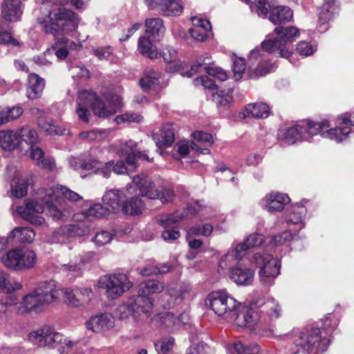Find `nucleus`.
<instances>
[{"mask_svg":"<svg viewBox=\"0 0 354 354\" xmlns=\"http://www.w3.org/2000/svg\"><path fill=\"white\" fill-rule=\"evenodd\" d=\"M108 212L106 207H104L100 203L94 204L91 206L86 212L82 214L76 215V220H80L82 218L84 221H87L88 223L91 225L92 218H100L104 216Z\"/></svg>","mask_w":354,"mask_h":354,"instance_id":"obj_41","label":"nucleus"},{"mask_svg":"<svg viewBox=\"0 0 354 354\" xmlns=\"http://www.w3.org/2000/svg\"><path fill=\"white\" fill-rule=\"evenodd\" d=\"M61 270L68 276L77 277L82 274V268L80 263L70 261L68 263L62 265Z\"/></svg>","mask_w":354,"mask_h":354,"instance_id":"obj_61","label":"nucleus"},{"mask_svg":"<svg viewBox=\"0 0 354 354\" xmlns=\"http://www.w3.org/2000/svg\"><path fill=\"white\" fill-rule=\"evenodd\" d=\"M254 271L245 267L236 266L230 270V279L239 286H249L254 279Z\"/></svg>","mask_w":354,"mask_h":354,"instance_id":"obj_29","label":"nucleus"},{"mask_svg":"<svg viewBox=\"0 0 354 354\" xmlns=\"http://www.w3.org/2000/svg\"><path fill=\"white\" fill-rule=\"evenodd\" d=\"M192 21L193 26L189 28L191 36L197 41H205L212 30L210 22L196 17H192Z\"/></svg>","mask_w":354,"mask_h":354,"instance_id":"obj_26","label":"nucleus"},{"mask_svg":"<svg viewBox=\"0 0 354 354\" xmlns=\"http://www.w3.org/2000/svg\"><path fill=\"white\" fill-rule=\"evenodd\" d=\"M176 151L182 156L185 157L189 152V149H192L194 151H198V145L193 141H182L178 142L176 147Z\"/></svg>","mask_w":354,"mask_h":354,"instance_id":"obj_63","label":"nucleus"},{"mask_svg":"<svg viewBox=\"0 0 354 354\" xmlns=\"http://www.w3.org/2000/svg\"><path fill=\"white\" fill-rule=\"evenodd\" d=\"M28 84L26 88L28 98L34 100L39 98L44 89L45 80L37 74L32 73L28 75Z\"/></svg>","mask_w":354,"mask_h":354,"instance_id":"obj_30","label":"nucleus"},{"mask_svg":"<svg viewBox=\"0 0 354 354\" xmlns=\"http://www.w3.org/2000/svg\"><path fill=\"white\" fill-rule=\"evenodd\" d=\"M98 287L105 290L109 299H115L132 288L133 283L123 273L106 274L100 278Z\"/></svg>","mask_w":354,"mask_h":354,"instance_id":"obj_10","label":"nucleus"},{"mask_svg":"<svg viewBox=\"0 0 354 354\" xmlns=\"http://www.w3.org/2000/svg\"><path fill=\"white\" fill-rule=\"evenodd\" d=\"M160 73L153 69H149L145 71V75L140 80V85L144 90H148L158 86Z\"/></svg>","mask_w":354,"mask_h":354,"instance_id":"obj_47","label":"nucleus"},{"mask_svg":"<svg viewBox=\"0 0 354 354\" xmlns=\"http://www.w3.org/2000/svg\"><path fill=\"white\" fill-rule=\"evenodd\" d=\"M205 304L216 315L228 320L234 316L241 303L225 290L211 292L205 300Z\"/></svg>","mask_w":354,"mask_h":354,"instance_id":"obj_6","label":"nucleus"},{"mask_svg":"<svg viewBox=\"0 0 354 354\" xmlns=\"http://www.w3.org/2000/svg\"><path fill=\"white\" fill-rule=\"evenodd\" d=\"M103 151L98 148L91 149L88 152V156L86 158L71 157L68 159V165L73 169H83L90 170L94 169L100 164V159L102 158Z\"/></svg>","mask_w":354,"mask_h":354,"instance_id":"obj_17","label":"nucleus"},{"mask_svg":"<svg viewBox=\"0 0 354 354\" xmlns=\"http://www.w3.org/2000/svg\"><path fill=\"white\" fill-rule=\"evenodd\" d=\"M292 238L293 236L290 231H284L272 236L270 245L272 247H278L289 242Z\"/></svg>","mask_w":354,"mask_h":354,"instance_id":"obj_62","label":"nucleus"},{"mask_svg":"<svg viewBox=\"0 0 354 354\" xmlns=\"http://www.w3.org/2000/svg\"><path fill=\"white\" fill-rule=\"evenodd\" d=\"M150 312V303L142 297L133 296L120 304L116 310V314L120 320L132 318L137 320L142 314Z\"/></svg>","mask_w":354,"mask_h":354,"instance_id":"obj_11","label":"nucleus"},{"mask_svg":"<svg viewBox=\"0 0 354 354\" xmlns=\"http://www.w3.org/2000/svg\"><path fill=\"white\" fill-rule=\"evenodd\" d=\"M164 289L163 284L156 280H148L142 282L139 286L138 295L136 297H142L146 299L150 303V310L153 306V301L151 298L149 297L153 294H158L161 292Z\"/></svg>","mask_w":354,"mask_h":354,"instance_id":"obj_28","label":"nucleus"},{"mask_svg":"<svg viewBox=\"0 0 354 354\" xmlns=\"http://www.w3.org/2000/svg\"><path fill=\"white\" fill-rule=\"evenodd\" d=\"M273 0H258L256 8L259 17H265L268 13L272 14V8H275Z\"/></svg>","mask_w":354,"mask_h":354,"instance_id":"obj_59","label":"nucleus"},{"mask_svg":"<svg viewBox=\"0 0 354 354\" xmlns=\"http://www.w3.org/2000/svg\"><path fill=\"white\" fill-rule=\"evenodd\" d=\"M9 24L3 20L0 21V44L19 46V42L11 36Z\"/></svg>","mask_w":354,"mask_h":354,"instance_id":"obj_49","label":"nucleus"},{"mask_svg":"<svg viewBox=\"0 0 354 354\" xmlns=\"http://www.w3.org/2000/svg\"><path fill=\"white\" fill-rule=\"evenodd\" d=\"M184 216L183 213L177 212L171 214L159 215L157 217L158 223L165 228L162 233V237L165 241L172 242L179 238L180 232L174 228Z\"/></svg>","mask_w":354,"mask_h":354,"instance_id":"obj_14","label":"nucleus"},{"mask_svg":"<svg viewBox=\"0 0 354 354\" xmlns=\"http://www.w3.org/2000/svg\"><path fill=\"white\" fill-rule=\"evenodd\" d=\"M274 32L279 36L273 39L265 40L261 43V49L269 53H278L280 57L288 58L291 51L288 46L299 36V30L295 26H277Z\"/></svg>","mask_w":354,"mask_h":354,"instance_id":"obj_4","label":"nucleus"},{"mask_svg":"<svg viewBox=\"0 0 354 354\" xmlns=\"http://www.w3.org/2000/svg\"><path fill=\"white\" fill-rule=\"evenodd\" d=\"M1 261L8 268L25 271L35 266L37 257L34 250L23 247L10 250L1 257Z\"/></svg>","mask_w":354,"mask_h":354,"instance_id":"obj_7","label":"nucleus"},{"mask_svg":"<svg viewBox=\"0 0 354 354\" xmlns=\"http://www.w3.org/2000/svg\"><path fill=\"white\" fill-rule=\"evenodd\" d=\"M138 48L139 52L151 59L158 57L159 53L156 47L152 44L147 37H140L138 40Z\"/></svg>","mask_w":354,"mask_h":354,"instance_id":"obj_42","label":"nucleus"},{"mask_svg":"<svg viewBox=\"0 0 354 354\" xmlns=\"http://www.w3.org/2000/svg\"><path fill=\"white\" fill-rule=\"evenodd\" d=\"M232 348L236 354H257L260 351L257 344H244L240 341L234 342Z\"/></svg>","mask_w":354,"mask_h":354,"instance_id":"obj_51","label":"nucleus"},{"mask_svg":"<svg viewBox=\"0 0 354 354\" xmlns=\"http://www.w3.org/2000/svg\"><path fill=\"white\" fill-rule=\"evenodd\" d=\"M136 187L138 194L149 199H160L162 203H167L173 199L174 190L171 188L158 187L147 178L145 175H137L134 176L132 183L127 186V189L130 194H133L131 189Z\"/></svg>","mask_w":354,"mask_h":354,"instance_id":"obj_5","label":"nucleus"},{"mask_svg":"<svg viewBox=\"0 0 354 354\" xmlns=\"http://www.w3.org/2000/svg\"><path fill=\"white\" fill-rule=\"evenodd\" d=\"M332 0H324L320 8L318 21V30L324 32L329 28V22L332 19Z\"/></svg>","mask_w":354,"mask_h":354,"instance_id":"obj_35","label":"nucleus"},{"mask_svg":"<svg viewBox=\"0 0 354 354\" xmlns=\"http://www.w3.org/2000/svg\"><path fill=\"white\" fill-rule=\"evenodd\" d=\"M322 333L319 328L304 330L295 339V345L309 354H322L330 344V339Z\"/></svg>","mask_w":354,"mask_h":354,"instance_id":"obj_8","label":"nucleus"},{"mask_svg":"<svg viewBox=\"0 0 354 354\" xmlns=\"http://www.w3.org/2000/svg\"><path fill=\"white\" fill-rule=\"evenodd\" d=\"M19 147V140L16 130L0 131V147L4 150L12 151Z\"/></svg>","mask_w":354,"mask_h":354,"instance_id":"obj_38","label":"nucleus"},{"mask_svg":"<svg viewBox=\"0 0 354 354\" xmlns=\"http://www.w3.org/2000/svg\"><path fill=\"white\" fill-rule=\"evenodd\" d=\"M258 320V315L252 309L241 305L236 310L234 316L230 318L229 322H233L239 327H247L254 324Z\"/></svg>","mask_w":354,"mask_h":354,"instance_id":"obj_25","label":"nucleus"},{"mask_svg":"<svg viewBox=\"0 0 354 354\" xmlns=\"http://www.w3.org/2000/svg\"><path fill=\"white\" fill-rule=\"evenodd\" d=\"M10 241L30 243L35 237V231L28 227H16L8 234Z\"/></svg>","mask_w":354,"mask_h":354,"instance_id":"obj_32","label":"nucleus"},{"mask_svg":"<svg viewBox=\"0 0 354 354\" xmlns=\"http://www.w3.org/2000/svg\"><path fill=\"white\" fill-rule=\"evenodd\" d=\"M28 339L33 345L56 349L60 354H68L80 344V339H73L49 326L31 331Z\"/></svg>","mask_w":354,"mask_h":354,"instance_id":"obj_2","label":"nucleus"},{"mask_svg":"<svg viewBox=\"0 0 354 354\" xmlns=\"http://www.w3.org/2000/svg\"><path fill=\"white\" fill-rule=\"evenodd\" d=\"M64 294V300L66 304L71 306H80V302L79 295H80V288H65L62 290Z\"/></svg>","mask_w":354,"mask_h":354,"instance_id":"obj_52","label":"nucleus"},{"mask_svg":"<svg viewBox=\"0 0 354 354\" xmlns=\"http://www.w3.org/2000/svg\"><path fill=\"white\" fill-rule=\"evenodd\" d=\"M308 201L304 199L299 203L293 205L285 217V221L288 226L298 225L301 229L304 226V220L307 213L306 203Z\"/></svg>","mask_w":354,"mask_h":354,"instance_id":"obj_22","label":"nucleus"},{"mask_svg":"<svg viewBox=\"0 0 354 354\" xmlns=\"http://www.w3.org/2000/svg\"><path fill=\"white\" fill-rule=\"evenodd\" d=\"M143 202L138 197H132L125 201L122 205V212L127 215H137L142 213Z\"/></svg>","mask_w":354,"mask_h":354,"instance_id":"obj_44","label":"nucleus"},{"mask_svg":"<svg viewBox=\"0 0 354 354\" xmlns=\"http://www.w3.org/2000/svg\"><path fill=\"white\" fill-rule=\"evenodd\" d=\"M289 202L290 198L288 195L279 192H272L261 201L263 207L270 212L282 211Z\"/></svg>","mask_w":354,"mask_h":354,"instance_id":"obj_23","label":"nucleus"},{"mask_svg":"<svg viewBox=\"0 0 354 354\" xmlns=\"http://www.w3.org/2000/svg\"><path fill=\"white\" fill-rule=\"evenodd\" d=\"M174 345L173 337H165L154 344L155 348L158 354H167L172 350Z\"/></svg>","mask_w":354,"mask_h":354,"instance_id":"obj_56","label":"nucleus"},{"mask_svg":"<svg viewBox=\"0 0 354 354\" xmlns=\"http://www.w3.org/2000/svg\"><path fill=\"white\" fill-rule=\"evenodd\" d=\"M114 236V233L106 230H102L96 233L95 236L92 239V242H93L96 246L101 247L109 243Z\"/></svg>","mask_w":354,"mask_h":354,"instance_id":"obj_58","label":"nucleus"},{"mask_svg":"<svg viewBox=\"0 0 354 354\" xmlns=\"http://www.w3.org/2000/svg\"><path fill=\"white\" fill-rule=\"evenodd\" d=\"M319 134L322 138H332L330 121H313L309 119L300 120L292 127L281 131L279 140L288 145L310 142L313 137Z\"/></svg>","mask_w":354,"mask_h":354,"instance_id":"obj_1","label":"nucleus"},{"mask_svg":"<svg viewBox=\"0 0 354 354\" xmlns=\"http://www.w3.org/2000/svg\"><path fill=\"white\" fill-rule=\"evenodd\" d=\"M35 290L44 299L50 297L48 300L50 304L58 298V292L60 290L57 288V282L55 280H49L39 283Z\"/></svg>","mask_w":354,"mask_h":354,"instance_id":"obj_33","label":"nucleus"},{"mask_svg":"<svg viewBox=\"0 0 354 354\" xmlns=\"http://www.w3.org/2000/svg\"><path fill=\"white\" fill-rule=\"evenodd\" d=\"M253 261L259 268V276L261 283L266 286L273 284L279 275L281 261L266 252H257L253 256Z\"/></svg>","mask_w":354,"mask_h":354,"instance_id":"obj_9","label":"nucleus"},{"mask_svg":"<svg viewBox=\"0 0 354 354\" xmlns=\"http://www.w3.org/2000/svg\"><path fill=\"white\" fill-rule=\"evenodd\" d=\"M40 24L46 34L57 37L74 30L77 27L78 16L71 10L57 8L49 12L48 17Z\"/></svg>","mask_w":354,"mask_h":354,"instance_id":"obj_3","label":"nucleus"},{"mask_svg":"<svg viewBox=\"0 0 354 354\" xmlns=\"http://www.w3.org/2000/svg\"><path fill=\"white\" fill-rule=\"evenodd\" d=\"M22 288L21 283L13 281H10L8 275L5 272H0V291L3 292H11L20 290Z\"/></svg>","mask_w":354,"mask_h":354,"instance_id":"obj_50","label":"nucleus"},{"mask_svg":"<svg viewBox=\"0 0 354 354\" xmlns=\"http://www.w3.org/2000/svg\"><path fill=\"white\" fill-rule=\"evenodd\" d=\"M109 135V131L105 129L102 130H91L87 131H82L79 134V137L82 140L89 141H101L104 140Z\"/></svg>","mask_w":354,"mask_h":354,"instance_id":"obj_53","label":"nucleus"},{"mask_svg":"<svg viewBox=\"0 0 354 354\" xmlns=\"http://www.w3.org/2000/svg\"><path fill=\"white\" fill-rule=\"evenodd\" d=\"M37 124L44 131L50 136H63L70 133L69 130L67 129L55 126L44 118H39L37 120Z\"/></svg>","mask_w":354,"mask_h":354,"instance_id":"obj_43","label":"nucleus"},{"mask_svg":"<svg viewBox=\"0 0 354 354\" xmlns=\"http://www.w3.org/2000/svg\"><path fill=\"white\" fill-rule=\"evenodd\" d=\"M19 145L24 142L28 145H33L39 142V136L35 129L30 126H24L16 130Z\"/></svg>","mask_w":354,"mask_h":354,"instance_id":"obj_40","label":"nucleus"},{"mask_svg":"<svg viewBox=\"0 0 354 354\" xmlns=\"http://www.w3.org/2000/svg\"><path fill=\"white\" fill-rule=\"evenodd\" d=\"M209 59L198 57L195 64L192 66L190 71L181 73L182 76L191 77L198 72L205 71L209 76L217 78L220 81H225L227 78V75L223 69L220 68H213L209 66Z\"/></svg>","mask_w":354,"mask_h":354,"instance_id":"obj_15","label":"nucleus"},{"mask_svg":"<svg viewBox=\"0 0 354 354\" xmlns=\"http://www.w3.org/2000/svg\"><path fill=\"white\" fill-rule=\"evenodd\" d=\"M16 211L24 220L32 225L39 226L45 222L44 218L39 215L44 211V207L35 200H26L24 205L17 207Z\"/></svg>","mask_w":354,"mask_h":354,"instance_id":"obj_13","label":"nucleus"},{"mask_svg":"<svg viewBox=\"0 0 354 354\" xmlns=\"http://www.w3.org/2000/svg\"><path fill=\"white\" fill-rule=\"evenodd\" d=\"M233 62V72L234 77L236 80H238L242 77V75L245 70V61L243 57H239L234 54L232 56Z\"/></svg>","mask_w":354,"mask_h":354,"instance_id":"obj_57","label":"nucleus"},{"mask_svg":"<svg viewBox=\"0 0 354 354\" xmlns=\"http://www.w3.org/2000/svg\"><path fill=\"white\" fill-rule=\"evenodd\" d=\"M213 231V226L211 224L205 223L202 226L195 225L191 227L187 230V236L203 235L204 236H209Z\"/></svg>","mask_w":354,"mask_h":354,"instance_id":"obj_60","label":"nucleus"},{"mask_svg":"<svg viewBox=\"0 0 354 354\" xmlns=\"http://www.w3.org/2000/svg\"><path fill=\"white\" fill-rule=\"evenodd\" d=\"M232 100V97L230 94H225L223 91H218L213 94V101L218 105L219 108H225Z\"/></svg>","mask_w":354,"mask_h":354,"instance_id":"obj_64","label":"nucleus"},{"mask_svg":"<svg viewBox=\"0 0 354 354\" xmlns=\"http://www.w3.org/2000/svg\"><path fill=\"white\" fill-rule=\"evenodd\" d=\"M354 127V112H346L339 116L336 120V127L333 128V140L337 142L344 140Z\"/></svg>","mask_w":354,"mask_h":354,"instance_id":"obj_21","label":"nucleus"},{"mask_svg":"<svg viewBox=\"0 0 354 354\" xmlns=\"http://www.w3.org/2000/svg\"><path fill=\"white\" fill-rule=\"evenodd\" d=\"M146 32L150 36L159 37L165 32V28L160 18L147 19L145 21Z\"/></svg>","mask_w":354,"mask_h":354,"instance_id":"obj_46","label":"nucleus"},{"mask_svg":"<svg viewBox=\"0 0 354 354\" xmlns=\"http://www.w3.org/2000/svg\"><path fill=\"white\" fill-rule=\"evenodd\" d=\"M156 320L160 327L169 331H173L177 328L176 317L173 313L164 312L159 313L156 317Z\"/></svg>","mask_w":354,"mask_h":354,"instance_id":"obj_45","label":"nucleus"},{"mask_svg":"<svg viewBox=\"0 0 354 354\" xmlns=\"http://www.w3.org/2000/svg\"><path fill=\"white\" fill-rule=\"evenodd\" d=\"M42 204L47 214L53 220H62L65 216V208L62 203V198L55 194V191L52 189L45 190L41 198Z\"/></svg>","mask_w":354,"mask_h":354,"instance_id":"obj_12","label":"nucleus"},{"mask_svg":"<svg viewBox=\"0 0 354 354\" xmlns=\"http://www.w3.org/2000/svg\"><path fill=\"white\" fill-rule=\"evenodd\" d=\"M21 0H4L1 4V16L5 22H15L22 15Z\"/></svg>","mask_w":354,"mask_h":354,"instance_id":"obj_24","label":"nucleus"},{"mask_svg":"<svg viewBox=\"0 0 354 354\" xmlns=\"http://www.w3.org/2000/svg\"><path fill=\"white\" fill-rule=\"evenodd\" d=\"M50 297L44 299L41 296L39 295L38 292L35 290L31 292L28 295L24 297L23 301L21 304V307L18 308L19 314H25L28 313H41L45 305L49 304Z\"/></svg>","mask_w":354,"mask_h":354,"instance_id":"obj_19","label":"nucleus"},{"mask_svg":"<svg viewBox=\"0 0 354 354\" xmlns=\"http://www.w3.org/2000/svg\"><path fill=\"white\" fill-rule=\"evenodd\" d=\"M115 322L114 316L105 313L91 317L86 322V326L94 333H102L112 330L115 327Z\"/></svg>","mask_w":354,"mask_h":354,"instance_id":"obj_20","label":"nucleus"},{"mask_svg":"<svg viewBox=\"0 0 354 354\" xmlns=\"http://www.w3.org/2000/svg\"><path fill=\"white\" fill-rule=\"evenodd\" d=\"M106 111L104 102L95 93L91 91H81L78 93L76 111Z\"/></svg>","mask_w":354,"mask_h":354,"instance_id":"obj_16","label":"nucleus"},{"mask_svg":"<svg viewBox=\"0 0 354 354\" xmlns=\"http://www.w3.org/2000/svg\"><path fill=\"white\" fill-rule=\"evenodd\" d=\"M137 145V142L131 140L128 141H120V149L118 150L119 156L121 157L126 156L127 158L128 156L133 155V153H136L137 151L135 149L136 148Z\"/></svg>","mask_w":354,"mask_h":354,"instance_id":"obj_55","label":"nucleus"},{"mask_svg":"<svg viewBox=\"0 0 354 354\" xmlns=\"http://www.w3.org/2000/svg\"><path fill=\"white\" fill-rule=\"evenodd\" d=\"M292 16V11L288 7L276 6L275 8H272L269 19L274 24L280 25L290 21Z\"/></svg>","mask_w":354,"mask_h":354,"instance_id":"obj_37","label":"nucleus"},{"mask_svg":"<svg viewBox=\"0 0 354 354\" xmlns=\"http://www.w3.org/2000/svg\"><path fill=\"white\" fill-rule=\"evenodd\" d=\"M77 223L64 225V230L70 237L82 236L88 234L92 225H90L87 221H84L83 218L78 220Z\"/></svg>","mask_w":354,"mask_h":354,"instance_id":"obj_36","label":"nucleus"},{"mask_svg":"<svg viewBox=\"0 0 354 354\" xmlns=\"http://www.w3.org/2000/svg\"><path fill=\"white\" fill-rule=\"evenodd\" d=\"M15 174L10 185L11 193L14 197L20 198L27 194L29 185L28 180L21 176L16 171H15Z\"/></svg>","mask_w":354,"mask_h":354,"instance_id":"obj_34","label":"nucleus"},{"mask_svg":"<svg viewBox=\"0 0 354 354\" xmlns=\"http://www.w3.org/2000/svg\"><path fill=\"white\" fill-rule=\"evenodd\" d=\"M124 197L120 190L113 189L104 194L102 200L108 212H117L122 209V205L125 202Z\"/></svg>","mask_w":354,"mask_h":354,"instance_id":"obj_27","label":"nucleus"},{"mask_svg":"<svg viewBox=\"0 0 354 354\" xmlns=\"http://www.w3.org/2000/svg\"><path fill=\"white\" fill-rule=\"evenodd\" d=\"M153 140L158 148L170 147L174 141V129L172 124L162 126L158 133H153Z\"/></svg>","mask_w":354,"mask_h":354,"instance_id":"obj_31","label":"nucleus"},{"mask_svg":"<svg viewBox=\"0 0 354 354\" xmlns=\"http://www.w3.org/2000/svg\"><path fill=\"white\" fill-rule=\"evenodd\" d=\"M250 249L246 243L244 241L241 243L236 244L234 248L231 249L225 256H223L219 263V266L223 267V263L229 258H232L235 260H240L245 254L246 251Z\"/></svg>","mask_w":354,"mask_h":354,"instance_id":"obj_48","label":"nucleus"},{"mask_svg":"<svg viewBox=\"0 0 354 354\" xmlns=\"http://www.w3.org/2000/svg\"><path fill=\"white\" fill-rule=\"evenodd\" d=\"M264 310L272 318H278L281 315V308L279 303L274 298H268L262 304Z\"/></svg>","mask_w":354,"mask_h":354,"instance_id":"obj_54","label":"nucleus"},{"mask_svg":"<svg viewBox=\"0 0 354 354\" xmlns=\"http://www.w3.org/2000/svg\"><path fill=\"white\" fill-rule=\"evenodd\" d=\"M149 10H157L164 16H177L183 11L178 0H145Z\"/></svg>","mask_w":354,"mask_h":354,"instance_id":"obj_18","label":"nucleus"},{"mask_svg":"<svg viewBox=\"0 0 354 354\" xmlns=\"http://www.w3.org/2000/svg\"><path fill=\"white\" fill-rule=\"evenodd\" d=\"M191 290L189 283L182 282L179 284L172 285L169 287L167 292L175 304H179L186 297Z\"/></svg>","mask_w":354,"mask_h":354,"instance_id":"obj_39","label":"nucleus"}]
</instances>
